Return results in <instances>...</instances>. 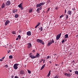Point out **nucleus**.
I'll list each match as a JSON object with an SVG mask.
<instances>
[{"mask_svg": "<svg viewBox=\"0 0 78 78\" xmlns=\"http://www.w3.org/2000/svg\"><path fill=\"white\" fill-rule=\"evenodd\" d=\"M38 24H37L36 27H35V28H37V27L39 25H40V24H41V23L39 22L38 23Z\"/></svg>", "mask_w": 78, "mask_h": 78, "instance_id": "obj_17", "label": "nucleus"}, {"mask_svg": "<svg viewBox=\"0 0 78 78\" xmlns=\"http://www.w3.org/2000/svg\"><path fill=\"white\" fill-rule=\"evenodd\" d=\"M11 78H14V76H12Z\"/></svg>", "mask_w": 78, "mask_h": 78, "instance_id": "obj_52", "label": "nucleus"}, {"mask_svg": "<svg viewBox=\"0 0 78 78\" xmlns=\"http://www.w3.org/2000/svg\"><path fill=\"white\" fill-rule=\"evenodd\" d=\"M16 39H18V38H16Z\"/></svg>", "mask_w": 78, "mask_h": 78, "instance_id": "obj_56", "label": "nucleus"}, {"mask_svg": "<svg viewBox=\"0 0 78 78\" xmlns=\"http://www.w3.org/2000/svg\"><path fill=\"white\" fill-rule=\"evenodd\" d=\"M43 62V63H44V62Z\"/></svg>", "mask_w": 78, "mask_h": 78, "instance_id": "obj_63", "label": "nucleus"}, {"mask_svg": "<svg viewBox=\"0 0 78 78\" xmlns=\"http://www.w3.org/2000/svg\"><path fill=\"white\" fill-rule=\"evenodd\" d=\"M39 10H41L42 9V7H40L39 8Z\"/></svg>", "mask_w": 78, "mask_h": 78, "instance_id": "obj_43", "label": "nucleus"}, {"mask_svg": "<svg viewBox=\"0 0 78 78\" xmlns=\"http://www.w3.org/2000/svg\"><path fill=\"white\" fill-rule=\"evenodd\" d=\"M15 78H19V77L17 76H16L15 77Z\"/></svg>", "mask_w": 78, "mask_h": 78, "instance_id": "obj_47", "label": "nucleus"}, {"mask_svg": "<svg viewBox=\"0 0 78 78\" xmlns=\"http://www.w3.org/2000/svg\"><path fill=\"white\" fill-rule=\"evenodd\" d=\"M18 37L19 39H21V36L19 35L18 36Z\"/></svg>", "mask_w": 78, "mask_h": 78, "instance_id": "obj_26", "label": "nucleus"}, {"mask_svg": "<svg viewBox=\"0 0 78 78\" xmlns=\"http://www.w3.org/2000/svg\"><path fill=\"white\" fill-rule=\"evenodd\" d=\"M20 73L21 74V75H23V74H24V71L23 70H21L20 72Z\"/></svg>", "mask_w": 78, "mask_h": 78, "instance_id": "obj_11", "label": "nucleus"}, {"mask_svg": "<svg viewBox=\"0 0 78 78\" xmlns=\"http://www.w3.org/2000/svg\"><path fill=\"white\" fill-rule=\"evenodd\" d=\"M67 14H69V15H71L72 14V12L70 10H69L67 12Z\"/></svg>", "mask_w": 78, "mask_h": 78, "instance_id": "obj_13", "label": "nucleus"}, {"mask_svg": "<svg viewBox=\"0 0 78 78\" xmlns=\"http://www.w3.org/2000/svg\"><path fill=\"white\" fill-rule=\"evenodd\" d=\"M69 71L70 73H71V72H72V70L69 69Z\"/></svg>", "mask_w": 78, "mask_h": 78, "instance_id": "obj_40", "label": "nucleus"}, {"mask_svg": "<svg viewBox=\"0 0 78 78\" xmlns=\"http://www.w3.org/2000/svg\"><path fill=\"white\" fill-rule=\"evenodd\" d=\"M29 11L30 13H31V12H33V9H30Z\"/></svg>", "mask_w": 78, "mask_h": 78, "instance_id": "obj_23", "label": "nucleus"}, {"mask_svg": "<svg viewBox=\"0 0 78 78\" xmlns=\"http://www.w3.org/2000/svg\"><path fill=\"white\" fill-rule=\"evenodd\" d=\"M9 22H10L8 20L6 21V22H5V26H6V25H8V23H9Z\"/></svg>", "mask_w": 78, "mask_h": 78, "instance_id": "obj_10", "label": "nucleus"}, {"mask_svg": "<svg viewBox=\"0 0 78 78\" xmlns=\"http://www.w3.org/2000/svg\"><path fill=\"white\" fill-rule=\"evenodd\" d=\"M27 72H28V73H29L30 74V73H31V72L30 70H29L28 69H27Z\"/></svg>", "mask_w": 78, "mask_h": 78, "instance_id": "obj_27", "label": "nucleus"}, {"mask_svg": "<svg viewBox=\"0 0 78 78\" xmlns=\"http://www.w3.org/2000/svg\"><path fill=\"white\" fill-rule=\"evenodd\" d=\"M66 10H65V13H66Z\"/></svg>", "mask_w": 78, "mask_h": 78, "instance_id": "obj_48", "label": "nucleus"}, {"mask_svg": "<svg viewBox=\"0 0 78 78\" xmlns=\"http://www.w3.org/2000/svg\"><path fill=\"white\" fill-rule=\"evenodd\" d=\"M64 75L65 76H67L70 77V76H71V75H70V73H65Z\"/></svg>", "mask_w": 78, "mask_h": 78, "instance_id": "obj_8", "label": "nucleus"}, {"mask_svg": "<svg viewBox=\"0 0 78 78\" xmlns=\"http://www.w3.org/2000/svg\"><path fill=\"white\" fill-rule=\"evenodd\" d=\"M62 63H63V62H62Z\"/></svg>", "mask_w": 78, "mask_h": 78, "instance_id": "obj_59", "label": "nucleus"}, {"mask_svg": "<svg viewBox=\"0 0 78 78\" xmlns=\"http://www.w3.org/2000/svg\"><path fill=\"white\" fill-rule=\"evenodd\" d=\"M75 73L76 75H78V71H76L75 72Z\"/></svg>", "mask_w": 78, "mask_h": 78, "instance_id": "obj_22", "label": "nucleus"}, {"mask_svg": "<svg viewBox=\"0 0 78 78\" xmlns=\"http://www.w3.org/2000/svg\"><path fill=\"white\" fill-rule=\"evenodd\" d=\"M51 74V71L50 70L49 71V73H48L47 75V76L48 77L49 76H50V74Z\"/></svg>", "mask_w": 78, "mask_h": 78, "instance_id": "obj_18", "label": "nucleus"}, {"mask_svg": "<svg viewBox=\"0 0 78 78\" xmlns=\"http://www.w3.org/2000/svg\"><path fill=\"white\" fill-rule=\"evenodd\" d=\"M64 42H65V40H64V39L62 40V44H63Z\"/></svg>", "mask_w": 78, "mask_h": 78, "instance_id": "obj_30", "label": "nucleus"}, {"mask_svg": "<svg viewBox=\"0 0 78 78\" xmlns=\"http://www.w3.org/2000/svg\"><path fill=\"white\" fill-rule=\"evenodd\" d=\"M30 57H31V58L32 59H34V58H36V57L33 56V55H31L30 56Z\"/></svg>", "mask_w": 78, "mask_h": 78, "instance_id": "obj_15", "label": "nucleus"}, {"mask_svg": "<svg viewBox=\"0 0 78 78\" xmlns=\"http://www.w3.org/2000/svg\"><path fill=\"white\" fill-rule=\"evenodd\" d=\"M55 41L54 40H53V39L52 40H50L48 42V44L47 45L48 47H49L50 45H51L52 44H53V43H54Z\"/></svg>", "mask_w": 78, "mask_h": 78, "instance_id": "obj_1", "label": "nucleus"}, {"mask_svg": "<svg viewBox=\"0 0 78 78\" xmlns=\"http://www.w3.org/2000/svg\"><path fill=\"white\" fill-rule=\"evenodd\" d=\"M16 41H17V40H18V39H16Z\"/></svg>", "mask_w": 78, "mask_h": 78, "instance_id": "obj_61", "label": "nucleus"}, {"mask_svg": "<svg viewBox=\"0 0 78 78\" xmlns=\"http://www.w3.org/2000/svg\"><path fill=\"white\" fill-rule=\"evenodd\" d=\"M54 78H58L57 76H55Z\"/></svg>", "mask_w": 78, "mask_h": 78, "instance_id": "obj_46", "label": "nucleus"}, {"mask_svg": "<svg viewBox=\"0 0 78 78\" xmlns=\"http://www.w3.org/2000/svg\"><path fill=\"white\" fill-rule=\"evenodd\" d=\"M12 34H16V32H15V31H12Z\"/></svg>", "mask_w": 78, "mask_h": 78, "instance_id": "obj_32", "label": "nucleus"}, {"mask_svg": "<svg viewBox=\"0 0 78 78\" xmlns=\"http://www.w3.org/2000/svg\"><path fill=\"white\" fill-rule=\"evenodd\" d=\"M21 32H22V30H20V31H19L20 33H21Z\"/></svg>", "mask_w": 78, "mask_h": 78, "instance_id": "obj_51", "label": "nucleus"}, {"mask_svg": "<svg viewBox=\"0 0 78 78\" xmlns=\"http://www.w3.org/2000/svg\"><path fill=\"white\" fill-rule=\"evenodd\" d=\"M18 66H19V64L16 63L13 66V67L14 69L16 70L18 69Z\"/></svg>", "mask_w": 78, "mask_h": 78, "instance_id": "obj_4", "label": "nucleus"}, {"mask_svg": "<svg viewBox=\"0 0 78 78\" xmlns=\"http://www.w3.org/2000/svg\"><path fill=\"white\" fill-rule=\"evenodd\" d=\"M11 5V2L9 1H7L5 3L6 6H9Z\"/></svg>", "mask_w": 78, "mask_h": 78, "instance_id": "obj_5", "label": "nucleus"}, {"mask_svg": "<svg viewBox=\"0 0 78 78\" xmlns=\"http://www.w3.org/2000/svg\"><path fill=\"white\" fill-rule=\"evenodd\" d=\"M32 52H33V53H34V52H35V50H33V51H32Z\"/></svg>", "mask_w": 78, "mask_h": 78, "instance_id": "obj_49", "label": "nucleus"}, {"mask_svg": "<svg viewBox=\"0 0 78 78\" xmlns=\"http://www.w3.org/2000/svg\"><path fill=\"white\" fill-rule=\"evenodd\" d=\"M61 36V33H60L59 34L57 35L56 36V39H59L60 38Z\"/></svg>", "mask_w": 78, "mask_h": 78, "instance_id": "obj_6", "label": "nucleus"}, {"mask_svg": "<svg viewBox=\"0 0 78 78\" xmlns=\"http://www.w3.org/2000/svg\"><path fill=\"white\" fill-rule=\"evenodd\" d=\"M42 61H43V59H42Z\"/></svg>", "mask_w": 78, "mask_h": 78, "instance_id": "obj_62", "label": "nucleus"}, {"mask_svg": "<svg viewBox=\"0 0 78 78\" xmlns=\"http://www.w3.org/2000/svg\"><path fill=\"white\" fill-rule=\"evenodd\" d=\"M9 59H12V56L10 55L9 56Z\"/></svg>", "mask_w": 78, "mask_h": 78, "instance_id": "obj_29", "label": "nucleus"}, {"mask_svg": "<svg viewBox=\"0 0 78 78\" xmlns=\"http://www.w3.org/2000/svg\"><path fill=\"white\" fill-rule=\"evenodd\" d=\"M17 12V9H14L12 10L13 13H15V12Z\"/></svg>", "mask_w": 78, "mask_h": 78, "instance_id": "obj_14", "label": "nucleus"}, {"mask_svg": "<svg viewBox=\"0 0 78 78\" xmlns=\"http://www.w3.org/2000/svg\"><path fill=\"white\" fill-rule=\"evenodd\" d=\"M73 62H75V61L74 60L73 61Z\"/></svg>", "mask_w": 78, "mask_h": 78, "instance_id": "obj_57", "label": "nucleus"}, {"mask_svg": "<svg viewBox=\"0 0 78 78\" xmlns=\"http://www.w3.org/2000/svg\"><path fill=\"white\" fill-rule=\"evenodd\" d=\"M58 64H56L55 65L56 66H58Z\"/></svg>", "mask_w": 78, "mask_h": 78, "instance_id": "obj_54", "label": "nucleus"}, {"mask_svg": "<svg viewBox=\"0 0 78 78\" xmlns=\"http://www.w3.org/2000/svg\"><path fill=\"white\" fill-rule=\"evenodd\" d=\"M19 17V15H18V14H16L15 16V18H17V17Z\"/></svg>", "mask_w": 78, "mask_h": 78, "instance_id": "obj_24", "label": "nucleus"}, {"mask_svg": "<svg viewBox=\"0 0 78 78\" xmlns=\"http://www.w3.org/2000/svg\"><path fill=\"white\" fill-rule=\"evenodd\" d=\"M69 17V15H66V18L67 19Z\"/></svg>", "mask_w": 78, "mask_h": 78, "instance_id": "obj_35", "label": "nucleus"}, {"mask_svg": "<svg viewBox=\"0 0 78 78\" xmlns=\"http://www.w3.org/2000/svg\"><path fill=\"white\" fill-rule=\"evenodd\" d=\"M50 8H49L48 9V10H47V12H48V11H50Z\"/></svg>", "mask_w": 78, "mask_h": 78, "instance_id": "obj_37", "label": "nucleus"}, {"mask_svg": "<svg viewBox=\"0 0 78 78\" xmlns=\"http://www.w3.org/2000/svg\"><path fill=\"white\" fill-rule=\"evenodd\" d=\"M37 41L38 43H40V44H41L43 45H44V42H43V41L42 40L37 39Z\"/></svg>", "mask_w": 78, "mask_h": 78, "instance_id": "obj_3", "label": "nucleus"}, {"mask_svg": "<svg viewBox=\"0 0 78 78\" xmlns=\"http://www.w3.org/2000/svg\"><path fill=\"white\" fill-rule=\"evenodd\" d=\"M27 34L28 36H31V33L30 31H29L27 32Z\"/></svg>", "mask_w": 78, "mask_h": 78, "instance_id": "obj_9", "label": "nucleus"}, {"mask_svg": "<svg viewBox=\"0 0 78 78\" xmlns=\"http://www.w3.org/2000/svg\"><path fill=\"white\" fill-rule=\"evenodd\" d=\"M78 35H76V37H78Z\"/></svg>", "mask_w": 78, "mask_h": 78, "instance_id": "obj_55", "label": "nucleus"}, {"mask_svg": "<svg viewBox=\"0 0 78 78\" xmlns=\"http://www.w3.org/2000/svg\"><path fill=\"white\" fill-rule=\"evenodd\" d=\"M18 6L20 8L21 7H22V3L20 4L19 5H18Z\"/></svg>", "mask_w": 78, "mask_h": 78, "instance_id": "obj_20", "label": "nucleus"}, {"mask_svg": "<svg viewBox=\"0 0 78 78\" xmlns=\"http://www.w3.org/2000/svg\"><path fill=\"white\" fill-rule=\"evenodd\" d=\"M42 62V61H41L40 62Z\"/></svg>", "mask_w": 78, "mask_h": 78, "instance_id": "obj_60", "label": "nucleus"}, {"mask_svg": "<svg viewBox=\"0 0 78 78\" xmlns=\"http://www.w3.org/2000/svg\"><path fill=\"white\" fill-rule=\"evenodd\" d=\"M28 46H27V48H30L31 47L32 45L31 44V43H28L27 44Z\"/></svg>", "mask_w": 78, "mask_h": 78, "instance_id": "obj_7", "label": "nucleus"}, {"mask_svg": "<svg viewBox=\"0 0 78 78\" xmlns=\"http://www.w3.org/2000/svg\"><path fill=\"white\" fill-rule=\"evenodd\" d=\"M64 16V15H61L60 16V18H62V17H63Z\"/></svg>", "mask_w": 78, "mask_h": 78, "instance_id": "obj_34", "label": "nucleus"}, {"mask_svg": "<svg viewBox=\"0 0 78 78\" xmlns=\"http://www.w3.org/2000/svg\"><path fill=\"white\" fill-rule=\"evenodd\" d=\"M5 3H3L1 5V8H5Z\"/></svg>", "mask_w": 78, "mask_h": 78, "instance_id": "obj_12", "label": "nucleus"}, {"mask_svg": "<svg viewBox=\"0 0 78 78\" xmlns=\"http://www.w3.org/2000/svg\"><path fill=\"white\" fill-rule=\"evenodd\" d=\"M49 62L50 63V64H52V62H51V61H49Z\"/></svg>", "mask_w": 78, "mask_h": 78, "instance_id": "obj_45", "label": "nucleus"}, {"mask_svg": "<svg viewBox=\"0 0 78 78\" xmlns=\"http://www.w3.org/2000/svg\"><path fill=\"white\" fill-rule=\"evenodd\" d=\"M39 30H40L41 31H43V29H42V27H41L39 28Z\"/></svg>", "mask_w": 78, "mask_h": 78, "instance_id": "obj_25", "label": "nucleus"}, {"mask_svg": "<svg viewBox=\"0 0 78 78\" xmlns=\"http://www.w3.org/2000/svg\"><path fill=\"white\" fill-rule=\"evenodd\" d=\"M20 8H21V9L22 10H23V7H20Z\"/></svg>", "mask_w": 78, "mask_h": 78, "instance_id": "obj_42", "label": "nucleus"}, {"mask_svg": "<svg viewBox=\"0 0 78 78\" xmlns=\"http://www.w3.org/2000/svg\"><path fill=\"white\" fill-rule=\"evenodd\" d=\"M37 12H39V8H38L37 9Z\"/></svg>", "mask_w": 78, "mask_h": 78, "instance_id": "obj_33", "label": "nucleus"}, {"mask_svg": "<svg viewBox=\"0 0 78 78\" xmlns=\"http://www.w3.org/2000/svg\"><path fill=\"white\" fill-rule=\"evenodd\" d=\"M33 64L34 65H35V64H36V62H33Z\"/></svg>", "mask_w": 78, "mask_h": 78, "instance_id": "obj_38", "label": "nucleus"}, {"mask_svg": "<svg viewBox=\"0 0 78 78\" xmlns=\"http://www.w3.org/2000/svg\"><path fill=\"white\" fill-rule=\"evenodd\" d=\"M65 36V38H68L69 37V35H68V34H66Z\"/></svg>", "mask_w": 78, "mask_h": 78, "instance_id": "obj_21", "label": "nucleus"}, {"mask_svg": "<svg viewBox=\"0 0 78 78\" xmlns=\"http://www.w3.org/2000/svg\"><path fill=\"white\" fill-rule=\"evenodd\" d=\"M40 56V55H39V54L38 53H37V54L36 55V56L35 57H36V58H39Z\"/></svg>", "mask_w": 78, "mask_h": 78, "instance_id": "obj_16", "label": "nucleus"}, {"mask_svg": "<svg viewBox=\"0 0 78 78\" xmlns=\"http://www.w3.org/2000/svg\"><path fill=\"white\" fill-rule=\"evenodd\" d=\"M50 2H50V0H49L47 1V3H50Z\"/></svg>", "mask_w": 78, "mask_h": 78, "instance_id": "obj_31", "label": "nucleus"}, {"mask_svg": "<svg viewBox=\"0 0 78 78\" xmlns=\"http://www.w3.org/2000/svg\"><path fill=\"white\" fill-rule=\"evenodd\" d=\"M5 67H6V68H7V67H8V66L7 65H6L5 66Z\"/></svg>", "mask_w": 78, "mask_h": 78, "instance_id": "obj_44", "label": "nucleus"}, {"mask_svg": "<svg viewBox=\"0 0 78 78\" xmlns=\"http://www.w3.org/2000/svg\"><path fill=\"white\" fill-rule=\"evenodd\" d=\"M45 65L44 64L41 67V70H42V69H43L44 68V67H45Z\"/></svg>", "mask_w": 78, "mask_h": 78, "instance_id": "obj_19", "label": "nucleus"}, {"mask_svg": "<svg viewBox=\"0 0 78 78\" xmlns=\"http://www.w3.org/2000/svg\"><path fill=\"white\" fill-rule=\"evenodd\" d=\"M67 41V40L66 39L65 40V41Z\"/></svg>", "mask_w": 78, "mask_h": 78, "instance_id": "obj_58", "label": "nucleus"}, {"mask_svg": "<svg viewBox=\"0 0 78 78\" xmlns=\"http://www.w3.org/2000/svg\"><path fill=\"white\" fill-rule=\"evenodd\" d=\"M59 9V8H58V6H57L55 8V9H56V10H58Z\"/></svg>", "mask_w": 78, "mask_h": 78, "instance_id": "obj_28", "label": "nucleus"}, {"mask_svg": "<svg viewBox=\"0 0 78 78\" xmlns=\"http://www.w3.org/2000/svg\"><path fill=\"white\" fill-rule=\"evenodd\" d=\"M11 51V50H8V53H9V52H10Z\"/></svg>", "mask_w": 78, "mask_h": 78, "instance_id": "obj_41", "label": "nucleus"}, {"mask_svg": "<svg viewBox=\"0 0 78 78\" xmlns=\"http://www.w3.org/2000/svg\"><path fill=\"white\" fill-rule=\"evenodd\" d=\"M2 59L3 60L4 59H5V57H3V58H2Z\"/></svg>", "mask_w": 78, "mask_h": 78, "instance_id": "obj_50", "label": "nucleus"}, {"mask_svg": "<svg viewBox=\"0 0 78 78\" xmlns=\"http://www.w3.org/2000/svg\"><path fill=\"white\" fill-rule=\"evenodd\" d=\"M1 45H2V44H1V43H0V46H1Z\"/></svg>", "mask_w": 78, "mask_h": 78, "instance_id": "obj_53", "label": "nucleus"}, {"mask_svg": "<svg viewBox=\"0 0 78 78\" xmlns=\"http://www.w3.org/2000/svg\"><path fill=\"white\" fill-rule=\"evenodd\" d=\"M50 58V56H48L47 57V59H49Z\"/></svg>", "mask_w": 78, "mask_h": 78, "instance_id": "obj_36", "label": "nucleus"}, {"mask_svg": "<svg viewBox=\"0 0 78 78\" xmlns=\"http://www.w3.org/2000/svg\"><path fill=\"white\" fill-rule=\"evenodd\" d=\"M3 61V60L2 58L0 59V61Z\"/></svg>", "mask_w": 78, "mask_h": 78, "instance_id": "obj_39", "label": "nucleus"}, {"mask_svg": "<svg viewBox=\"0 0 78 78\" xmlns=\"http://www.w3.org/2000/svg\"><path fill=\"white\" fill-rule=\"evenodd\" d=\"M45 4V2L40 3V4H37L36 5L37 8H39L42 5H44Z\"/></svg>", "mask_w": 78, "mask_h": 78, "instance_id": "obj_2", "label": "nucleus"}]
</instances>
